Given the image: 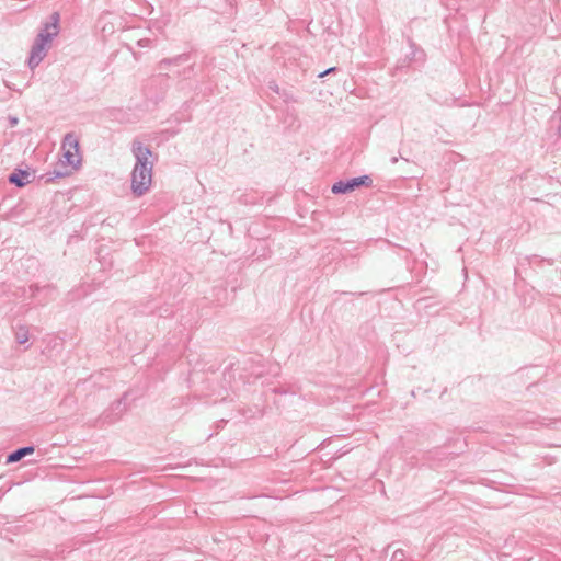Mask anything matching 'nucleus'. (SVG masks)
I'll use <instances>...</instances> for the list:
<instances>
[{"instance_id": "f257e3e1", "label": "nucleus", "mask_w": 561, "mask_h": 561, "mask_svg": "<svg viewBox=\"0 0 561 561\" xmlns=\"http://www.w3.org/2000/svg\"><path fill=\"white\" fill-rule=\"evenodd\" d=\"M136 159L131 172V192L135 196H142L150 187L152 181V163L149 157L152 154L149 147L140 141H134L131 147Z\"/></svg>"}, {"instance_id": "f03ea898", "label": "nucleus", "mask_w": 561, "mask_h": 561, "mask_svg": "<svg viewBox=\"0 0 561 561\" xmlns=\"http://www.w3.org/2000/svg\"><path fill=\"white\" fill-rule=\"evenodd\" d=\"M59 12H53L49 20L43 23L30 53L27 64L31 69H35L46 57L51 41L59 34Z\"/></svg>"}, {"instance_id": "7ed1b4c3", "label": "nucleus", "mask_w": 561, "mask_h": 561, "mask_svg": "<svg viewBox=\"0 0 561 561\" xmlns=\"http://www.w3.org/2000/svg\"><path fill=\"white\" fill-rule=\"evenodd\" d=\"M373 185V179L369 175H360L352 179L340 180L335 182L331 191L335 195L347 194L360 186L370 187Z\"/></svg>"}, {"instance_id": "20e7f679", "label": "nucleus", "mask_w": 561, "mask_h": 561, "mask_svg": "<svg viewBox=\"0 0 561 561\" xmlns=\"http://www.w3.org/2000/svg\"><path fill=\"white\" fill-rule=\"evenodd\" d=\"M33 178V174L27 170L15 169L8 178L10 184L15 185L16 187H24L28 184Z\"/></svg>"}, {"instance_id": "39448f33", "label": "nucleus", "mask_w": 561, "mask_h": 561, "mask_svg": "<svg viewBox=\"0 0 561 561\" xmlns=\"http://www.w3.org/2000/svg\"><path fill=\"white\" fill-rule=\"evenodd\" d=\"M33 453H34L33 446L21 447L8 455L7 462L8 463L18 462L21 459H23L24 457L32 455Z\"/></svg>"}, {"instance_id": "423d86ee", "label": "nucleus", "mask_w": 561, "mask_h": 561, "mask_svg": "<svg viewBox=\"0 0 561 561\" xmlns=\"http://www.w3.org/2000/svg\"><path fill=\"white\" fill-rule=\"evenodd\" d=\"M62 150H70L75 151L76 153L79 152V140L77 136L73 133H68L65 135L61 144Z\"/></svg>"}, {"instance_id": "0eeeda50", "label": "nucleus", "mask_w": 561, "mask_h": 561, "mask_svg": "<svg viewBox=\"0 0 561 561\" xmlns=\"http://www.w3.org/2000/svg\"><path fill=\"white\" fill-rule=\"evenodd\" d=\"M64 163L70 165L72 169H78L81 164L80 152L64 150Z\"/></svg>"}, {"instance_id": "6e6552de", "label": "nucleus", "mask_w": 561, "mask_h": 561, "mask_svg": "<svg viewBox=\"0 0 561 561\" xmlns=\"http://www.w3.org/2000/svg\"><path fill=\"white\" fill-rule=\"evenodd\" d=\"M190 55L188 54H180L173 58H164L160 61V68L164 69L171 65L179 66L183 62H186L188 60Z\"/></svg>"}, {"instance_id": "1a4fd4ad", "label": "nucleus", "mask_w": 561, "mask_h": 561, "mask_svg": "<svg viewBox=\"0 0 561 561\" xmlns=\"http://www.w3.org/2000/svg\"><path fill=\"white\" fill-rule=\"evenodd\" d=\"M14 336H15L16 343H19L21 345L25 344L28 341V337H30V333H28L27 327L19 325L16 328V330H15Z\"/></svg>"}, {"instance_id": "9d476101", "label": "nucleus", "mask_w": 561, "mask_h": 561, "mask_svg": "<svg viewBox=\"0 0 561 561\" xmlns=\"http://www.w3.org/2000/svg\"><path fill=\"white\" fill-rule=\"evenodd\" d=\"M128 396V392L124 393V396L112 405V410L115 412V415H121V413L127 409L126 401Z\"/></svg>"}, {"instance_id": "9b49d317", "label": "nucleus", "mask_w": 561, "mask_h": 561, "mask_svg": "<svg viewBox=\"0 0 561 561\" xmlns=\"http://www.w3.org/2000/svg\"><path fill=\"white\" fill-rule=\"evenodd\" d=\"M67 174V172H61V171H53V172H48L46 173V182H50V181H54L55 179H58V178H62Z\"/></svg>"}, {"instance_id": "f8f14e48", "label": "nucleus", "mask_w": 561, "mask_h": 561, "mask_svg": "<svg viewBox=\"0 0 561 561\" xmlns=\"http://www.w3.org/2000/svg\"><path fill=\"white\" fill-rule=\"evenodd\" d=\"M336 71H337V68H336V67H331V68H328L327 70H324V71L320 72L318 77H319V78H323V77H325L327 75H329V73H334V72H336Z\"/></svg>"}, {"instance_id": "ddd939ff", "label": "nucleus", "mask_w": 561, "mask_h": 561, "mask_svg": "<svg viewBox=\"0 0 561 561\" xmlns=\"http://www.w3.org/2000/svg\"><path fill=\"white\" fill-rule=\"evenodd\" d=\"M288 391H290L291 393H296V390L294 388H290V389L275 388L274 389V392H276V393H287Z\"/></svg>"}, {"instance_id": "4468645a", "label": "nucleus", "mask_w": 561, "mask_h": 561, "mask_svg": "<svg viewBox=\"0 0 561 561\" xmlns=\"http://www.w3.org/2000/svg\"><path fill=\"white\" fill-rule=\"evenodd\" d=\"M146 42H148V41H147V39H146V41L141 39V41H139V43H138V44H139L141 47H145V46H146Z\"/></svg>"}, {"instance_id": "2eb2a0df", "label": "nucleus", "mask_w": 561, "mask_h": 561, "mask_svg": "<svg viewBox=\"0 0 561 561\" xmlns=\"http://www.w3.org/2000/svg\"><path fill=\"white\" fill-rule=\"evenodd\" d=\"M270 88H271L272 90H274L275 92H278V87H277V85H270Z\"/></svg>"}, {"instance_id": "dca6fc26", "label": "nucleus", "mask_w": 561, "mask_h": 561, "mask_svg": "<svg viewBox=\"0 0 561 561\" xmlns=\"http://www.w3.org/2000/svg\"><path fill=\"white\" fill-rule=\"evenodd\" d=\"M397 162H398V158H397V157H392V158H391V163H393V164H394V163H397Z\"/></svg>"}]
</instances>
